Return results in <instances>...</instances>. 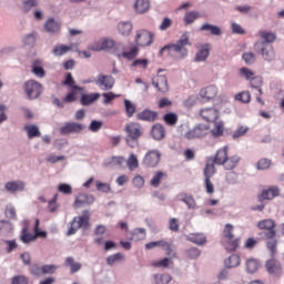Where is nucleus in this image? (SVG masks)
I'll use <instances>...</instances> for the list:
<instances>
[{
	"label": "nucleus",
	"instance_id": "obj_6",
	"mask_svg": "<svg viewBox=\"0 0 284 284\" xmlns=\"http://www.w3.org/2000/svg\"><path fill=\"white\" fill-rule=\"evenodd\" d=\"M209 125L197 124L184 133V139L187 141L201 140L204 139L209 134Z\"/></svg>",
	"mask_w": 284,
	"mask_h": 284
},
{
	"label": "nucleus",
	"instance_id": "obj_25",
	"mask_svg": "<svg viewBox=\"0 0 284 284\" xmlns=\"http://www.w3.org/2000/svg\"><path fill=\"white\" fill-rule=\"evenodd\" d=\"M4 189L10 193L23 192V190H26V183L21 181H11L6 183Z\"/></svg>",
	"mask_w": 284,
	"mask_h": 284
},
{
	"label": "nucleus",
	"instance_id": "obj_37",
	"mask_svg": "<svg viewBox=\"0 0 284 284\" xmlns=\"http://www.w3.org/2000/svg\"><path fill=\"white\" fill-rule=\"evenodd\" d=\"M38 239L37 235H32L28 232L27 226L21 230V235L19 236V240L23 242V244H30L31 242H34Z\"/></svg>",
	"mask_w": 284,
	"mask_h": 284
},
{
	"label": "nucleus",
	"instance_id": "obj_26",
	"mask_svg": "<svg viewBox=\"0 0 284 284\" xmlns=\"http://www.w3.org/2000/svg\"><path fill=\"white\" fill-rule=\"evenodd\" d=\"M108 232V229L104 225H98L93 230V236H97L93 239V243L95 245H103V234Z\"/></svg>",
	"mask_w": 284,
	"mask_h": 284
},
{
	"label": "nucleus",
	"instance_id": "obj_16",
	"mask_svg": "<svg viewBox=\"0 0 284 284\" xmlns=\"http://www.w3.org/2000/svg\"><path fill=\"white\" fill-rule=\"evenodd\" d=\"M160 161L161 154L155 150L149 151L145 158H143V164L148 168H155Z\"/></svg>",
	"mask_w": 284,
	"mask_h": 284
},
{
	"label": "nucleus",
	"instance_id": "obj_50",
	"mask_svg": "<svg viewBox=\"0 0 284 284\" xmlns=\"http://www.w3.org/2000/svg\"><path fill=\"white\" fill-rule=\"evenodd\" d=\"M124 260V255L122 253H114L113 255H109L106 257V265L113 266L116 262H121Z\"/></svg>",
	"mask_w": 284,
	"mask_h": 284
},
{
	"label": "nucleus",
	"instance_id": "obj_4",
	"mask_svg": "<svg viewBox=\"0 0 284 284\" xmlns=\"http://www.w3.org/2000/svg\"><path fill=\"white\" fill-rule=\"evenodd\" d=\"M231 156H227V146L217 149L216 154L206 159V165L204 166V172H215L214 162H223L230 160Z\"/></svg>",
	"mask_w": 284,
	"mask_h": 284
},
{
	"label": "nucleus",
	"instance_id": "obj_1",
	"mask_svg": "<svg viewBox=\"0 0 284 284\" xmlns=\"http://www.w3.org/2000/svg\"><path fill=\"white\" fill-rule=\"evenodd\" d=\"M190 45H192V43L190 42V37H187V33H184L175 43L162 47V49L159 51V55H163V53H166L171 58H174L176 60H183L185 57H187L186 47Z\"/></svg>",
	"mask_w": 284,
	"mask_h": 284
},
{
	"label": "nucleus",
	"instance_id": "obj_34",
	"mask_svg": "<svg viewBox=\"0 0 284 284\" xmlns=\"http://www.w3.org/2000/svg\"><path fill=\"white\" fill-rule=\"evenodd\" d=\"M73 48L71 45H65V44H58L53 47L51 50V53L55 57H61L64 54H68Z\"/></svg>",
	"mask_w": 284,
	"mask_h": 284
},
{
	"label": "nucleus",
	"instance_id": "obj_21",
	"mask_svg": "<svg viewBox=\"0 0 284 284\" xmlns=\"http://www.w3.org/2000/svg\"><path fill=\"white\" fill-rule=\"evenodd\" d=\"M280 195V189L272 186L267 190L262 191L258 195V202L272 201Z\"/></svg>",
	"mask_w": 284,
	"mask_h": 284
},
{
	"label": "nucleus",
	"instance_id": "obj_51",
	"mask_svg": "<svg viewBox=\"0 0 284 284\" xmlns=\"http://www.w3.org/2000/svg\"><path fill=\"white\" fill-rule=\"evenodd\" d=\"M172 264V261H170L169 257H164L162 260H159L156 262L151 263V266L155 268H169V266Z\"/></svg>",
	"mask_w": 284,
	"mask_h": 284
},
{
	"label": "nucleus",
	"instance_id": "obj_15",
	"mask_svg": "<svg viewBox=\"0 0 284 284\" xmlns=\"http://www.w3.org/2000/svg\"><path fill=\"white\" fill-rule=\"evenodd\" d=\"M85 126L81 123L77 122H67L65 125L61 126L59 129V133L63 135L72 134V133H81L82 130H84Z\"/></svg>",
	"mask_w": 284,
	"mask_h": 284
},
{
	"label": "nucleus",
	"instance_id": "obj_30",
	"mask_svg": "<svg viewBox=\"0 0 284 284\" xmlns=\"http://www.w3.org/2000/svg\"><path fill=\"white\" fill-rule=\"evenodd\" d=\"M241 265V257L237 254H231L230 257L224 260L225 268H236Z\"/></svg>",
	"mask_w": 284,
	"mask_h": 284
},
{
	"label": "nucleus",
	"instance_id": "obj_56",
	"mask_svg": "<svg viewBox=\"0 0 284 284\" xmlns=\"http://www.w3.org/2000/svg\"><path fill=\"white\" fill-rule=\"evenodd\" d=\"M172 281L169 274H156L155 284H169Z\"/></svg>",
	"mask_w": 284,
	"mask_h": 284
},
{
	"label": "nucleus",
	"instance_id": "obj_41",
	"mask_svg": "<svg viewBox=\"0 0 284 284\" xmlns=\"http://www.w3.org/2000/svg\"><path fill=\"white\" fill-rule=\"evenodd\" d=\"M200 30L210 32L211 36H214V37H220L222 34V31L220 30L219 27L212 26V24H209V23H204L203 26H201Z\"/></svg>",
	"mask_w": 284,
	"mask_h": 284
},
{
	"label": "nucleus",
	"instance_id": "obj_62",
	"mask_svg": "<svg viewBox=\"0 0 284 284\" xmlns=\"http://www.w3.org/2000/svg\"><path fill=\"white\" fill-rule=\"evenodd\" d=\"M58 192L69 195L73 193V189L69 184H59Z\"/></svg>",
	"mask_w": 284,
	"mask_h": 284
},
{
	"label": "nucleus",
	"instance_id": "obj_53",
	"mask_svg": "<svg viewBox=\"0 0 284 284\" xmlns=\"http://www.w3.org/2000/svg\"><path fill=\"white\" fill-rule=\"evenodd\" d=\"M235 100L241 103L247 104L251 102V93L248 91H243L239 94H235Z\"/></svg>",
	"mask_w": 284,
	"mask_h": 284
},
{
	"label": "nucleus",
	"instance_id": "obj_45",
	"mask_svg": "<svg viewBox=\"0 0 284 284\" xmlns=\"http://www.w3.org/2000/svg\"><path fill=\"white\" fill-rule=\"evenodd\" d=\"M124 112L126 116L132 118L136 113V105L130 100H124Z\"/></svg>",
	"mask_w": 284,
	"mask_h": 284
},
{
	"label": "nucleus",
	"instance_id": "obj_63",
	"mask_svg": "<svg viewBox=\"0 0 284 284\" xmlns=\"http://www.w3.org/2000/svg\"><path fill=\"white\" fill-rule=\"evenodd\" d=\"M171 26H172V20H170V18H163L161 24H159V30L164 32L169 30Z\"/></svg>",
	"mask_w": 284,
	"mask_h": 284
},
{
	"label": "nucleus",
	"instance_id": "obj_40",
	"mask_svg": "<svg viewBox=\"0 0 284 284\" xmlns=\"http://www.w3.org/2000/svg\"><path fill=\"white\" fill-rule=\"evenodd\" d=\"M216 172H207L204 171V187L206 189V193L212 194L214 193V185H212L211 178L215 174Z\"/></svg>",
	"mask_w": 284,
	"mask_h": 284
},
{
	"label": "nucleus",
	"instance_id": "obj_61",
	"mask_svg": "<svg viewBox=\"0 0 284 284\" xmlns=\"http://www.w3.org/2000/svg\"><path fill=\"white\" fill-rule=\"evenodd\" d=\"M272 165V161L267 159H260L258 163L256 164V168L258 170H267Z\"/></svg>",
	"mask_w": 284,
	"mask_h": 284
},
{
	"label": "nucleus",
	"instance_id": "obj_27",
	"mask_svg": "<svg viewBox=\"0 0 284 284\" xmlns=\"http://www.w3.org/2000/svg\"><path fill=\"white\" fill-rule=\"evenodd\" d=\"M61 23L50 18L44 23V30L48 33H58L60 32Z\"/></svg>",
	"mask_w": 284,
	"mask_h": 284
},
{
	"label": "nucleus",
	"instance_id": "obj_28",
	"mask_svg": "<svg viewBox=\"0 0 284 284\" xmlns=\"http://www.w3.org/2000/svg\"><path fill=\"white\" fill-rule=\"evenodd\" d=\"M165 131L164 126L161 124H155L151 128V138L155 141H161L164 139Z\"/></svg>",
	"mask_w": 284,
	"mask_h": 284
},
{
	"label": "nucleus",
	"instance_id": "obj_55",
	"mask_svg": "<svg viewBox=\"0 0 284 284\" xmlns=\"http://www.w3.org/2000/svg\"><path fill=\"white\" fill-rule=\"evenodd\" d=\"M149 64L150 61L148 59H138L132 62V68H140L146 70Z\"/></svg>",
	"mask_w": 284,
	"mask_h": 284
},
{
	"label": "nucleus",
	"instance_id": "obj_24",
	"mask_svg": "<svg viewBox=\"0 0 284 284\" xmlns=\"http://www.w3.org/2000/svg\"><path fill=\"white\" fill-rule=\"evenodd\" d=\"M199 94L204 100H212L216 98V94H219V88H216V85H209L204 89H201V91H199Z\"/></svg>",
	"mask_w": 284,
	"mask_h": 284
},
{
	"label": "nucleus",
	"instance_id": "obj_11",
	"mask_svg": "<svg viewBox=\"0 0 284 284\" xmlns=\"http://www.w3.org/2000/svg\"><path fill=\"white\" fill-rule=\"evenodd\" d=\"M164 70L156 71V75L153 77L152 84L155 87L156 92L159 93H168L169 92V81L166 80V75L163 74Z\"/></svg>",
	"mask_w": 284,
	"mask_h": 284
},
{
	"label": "nucleus",
	"instance_id": "obj_59",
	"mask_svg": "<svg viewBox=\"0 0 284 284\" xmlns=\"http://www.w3.org/2000/svg\"><path fill=\"white\" fill-rule=\"evenodd\" d=\"M37 6H39V1L38 0H28L23 2V11L24 12H29L31 11L32 8H37Z\"/></svg>",
	"mask_w": 284,
	"mask_h": 284
},
{
	"label": "nucleus",
	"instance_id": "obj_3",
	"mask_svg": "<svg viewBox=\"0 0 284 284\" xmlns=\"http://www.w3.org/2000/svg\"><path fill=\"white\" fill-rule=\"evenodd\" d=\"M124 133L126 136L124 141L130 148H135L138 145V141L143 136V126L138 122H129L124 126Z\"/></svg>",
	"mask_w": 284,
	"mask_h": 284
},
{
	"label": "nucleus",
	"instance_id": "obj_5",
	"mask_svg": "<svg viewBox=\"0 0 284 284\" xmlns=\"http://www.w3.org/2000/svg\"><path fill=\"white\" fill-rule=\"evenodd\" d=\"M256 227L264 232V239L267 241H272L275 239L276 232H275V221L272 219H265L260 220V222L256 224Z\"/></svg>",
	"mask_w": 284,
	"mask_h": 284
},
{
	"label": "nucleus",
	"instance_id": "obj_13",
	"mask_svg": "<svg viewBox=\"0 0 284 284\" xmlns=\"http://www.w3.org/2000/svg\"><path fill=\"white\" fill-rule=\"evenodd\" d=\"M241 75L245 77L246 80L251 81V88L258 90V95H262V78L255 77L254 72L247 68L240 70Z\"/></svg>",
	"mask_w": 284,
	"mask_h": 284
},
{
	"label": "nucleus",
	"instance_id": "obj_2",
	"mask_svg": "<svg viewBox=\"0 0 284 284\" xmlns=\"http://www.w3.org/2000/svg\"><path fill=\"white\" fill-rule=\"evenodd\" d=\"M233 230V225L227 223L224 225V231H222V246L227 253H235L241 248V237H236Z\"/></svg>",
	"mask_w": 284,
	"mask_h": 284
},
{
	"label": "nucleus",
	"instance_id": "obj_64",
	"mask_svg": "<svg viewBox=\"0 0 284 284\" xmlns=\"http://www.w3.org/2000/svg\"><path fill=\"white\" fill-rule=\"evenodd\" d=\"M243 61H245L246 64H253L254 61H256V57L253 52H245L243 53Z\"/></svg>",
	"mask_w": 284,
	"mask_h": 284
},
{
	"label": "nucleus",
	"instance_id": "obj_19",
	"mask_svg": "<svg viewBox=\"0 0 284 284\" xmlns=\"http://www.w3.org/2000/svg\"><path fill=\"white\" fill-rule=\"evenodd\" d=\"M95 84L103 91L111 90L114 87V78L111 75H100Z\"/></svg>",
	"mask_w": 284,
	"mask_h": 284
},
{
	"label": "nucleus",
	"instance_id": "obj_52",
	"mask_svg": "<svg viewBox=\"0 0 284 284\" xmlns=\"http://www.w3.org/2000/svg\"><path fill=\"white\" fill-rule=\"evenodd\" d=\"M24 131L29 135V139L38 138L40 136L39 128L36 125H27L24 126Z\"/></svg>",
	"mask_w": 284,
	"mask_h": 284
},
{
	"label": "nucleus",
	"instance_id": "obj_35",
	"mask_svg": "<svg viewBox=\"0 0 284 284\" xmlns=\"http://www.w3.org/2000/svg\"><path fill=\"white\" fill-rule=\"evenodd\" d=\"M65 267H69L71 274L79 273L82 268V264L79 262H74L73 257L65 258Z\"/></svg>",
	"mask_w": 284,
	"mask_h": 284
},
{
	"label": "nucleus",
	"instance_id": "obj_48",
	"mask_svg": "<svg viewBox=\"0 0 284 284\" xmlns=\"http://www.w3.org/2000/svg\"><path fill=\"white\" fill-rule=\"evenodd\" d=\"M267 252H270V256L272 258H275V255L277 254V241L276 240H270L266 243Z\"/></svg>",
	"mask_w": 284,
	"mask_h": 284
},
{
	"label": "nucleus",
	"instance_id": "obj_54",
	"mask_svg": "<svg viewBox=\"0 0 284 284\" xmlns=\"http://www.w3.org/2000/svg\"><path fill=\"white\" fill-rule=\"evenodd\" d=\"M180 201L187 205V209L195 210L196 203L192 195L184 194Z\"/></svg>",
	"mask_w": 284,
	"mask_h": 284
},
{
	"label": "nucleus",
	"instance_id": "obj_32",
	"mask_svg": "<svg viewBox=\"0 0 284 284\" xmlns=\"http://www.w3.org/2000/svg\"><path fill=\"white\" fill-rule=\"evenodd\" d=\"M211 52V44H203L201 47V50L197 51V54H195V61L203 62L209 58V54Z\"/></svg>",
	"mask_w": 284,
	"mask_h": 284
},
{
	"label": "nucleus",
	"instance_id": "obj_33",
	"mask_svg": "<svg viewBox=\"0 0 284 284\" xmlns=\"http://www.w3.org/2000/svg\"><path fill=\"white\" fill-rule=\"evenodd\" d=\"M258 37L262 39V42H256V43H266V44H272L274 43L276 37L275 33L270 32V31H258Z\"/></svg>",
	"mask_w": 284,
	"mask_h": 284
},
{
	"label": "nucleus",
	"instance_id": "obj_42",
	"mask_svg": "<svg viewBox=\"0 0 284 284\" xmlns=\"http://www.w3.org/2000/svg\"><path fill=\"white\" fill-rule=\"evenodd\" d=\"M261 264L255 258L246 260V272L254 274L258 271Z\"/></svg>",
	"mask_w": 284,
	"mask_h": 284
},
{
	"label": "nucleus",
	"instance_id": "obj_10",
	"mask_svg": "<svg viewBox=\"0 0 284 284\" xmlns=\"http://www.w3.org/2000/svg\"><path fill=\"white\" fill-rule=\"evenodd\" d=\"M42 93V84L37 82L36 80H29L24 82V94L29 100H37Z\"/></svg>",
	"mask_w": 284,
	"mask_h": 284
},
{
	"label": "nucleus",
	"instance_id": "obj_46",
	"mask_svg": "<svg viewBox=\"0 0 284 284\" xmlns=\"http://www.w3.org/2000/svg\"><path fill=\"white\" fill-rule=\"evenodd\" d=\"M162 121L166 125L174 126L178 124V114L176 113H166L164 116H162Z\"/></svg>",
	"mask_w": 284,
	"mask_h": 284
},
{
	"label": "nucleus",
	"instance_id": "obj_49",
	"mask_svg": "<svg viewBox=\"0 0 284 284\" xmlns=\"http://www.w3.org/2000/svg\"><path fill=\"white\" fill-rule=\"evenodd\" d=\"M119 32H121V36H130L132 32V23L130 22H121L119 23Z\"/></svg>",
	"mask_w": 284,
	"mask_h": 284
},
{
	"label": "nucleus",
	"instance_id": "obj_36",
	"mask_svg": "<svg viewBox=\"0 0 284 284\" xmlns=\"http://www.w3.org/2000/svg\"><path fill=\"white\" fill-rule=\"evenodd\" d=\"M82 92L81 87H73L69 93H67L65 98H63L64 103H73L77 101V94Z\"/></svg>",
	"mask_w": 284,
	"mask_h": 284
},
{
	"label": "nucleus",
	"instance_id": "obj_58",
	"mask_svg": "<svg viewBox=\"0 0 284 284\" xmlns=\"http://www.w3.org/2000/svg\"><path fill=\"white\" fill-rule=\"evenodd\" d=\"M11 284H29V278L26 275H16L11 277Z\"/></svg>",
	"mask_w": 284,
	"mask_h": 284
},
{
	"label": "nucleus",
	"instance_id": "obj_44",
	"mask_svg": "<svg viewBox=\"0 0 284 284\" xmlns=\"http://www.w3.org/2000/svg\"><path fill=\"white\" fill-rule=\"evenodd\" d=\"M40 61H34L32 62V74L37 75L38 78H44L45 77V71L44 69L40 65Z\"/></svg>",
	"mask_w": 284,
	"mask_h": 284
},
{
	"label": "nucleus",
	"instance_id": "obj_17",
	"mask_svg": "<svg viewBox=\"0 0 284 284\" xmlns=\"http://www.w3.org/2000/svg\"><path fill=\"white\" fill-rule=\"evenodd\" d=\"M199 114L201 115V118H203L204 121L209 123H214V121L219 120V115H220L219 110L214 108L203 109L199 111Z\"/></svg>",
	"mask_w": 284,
	"mask_h": 284
},
{
	"label": "nucleus",
	"instance_id": "obj_38",
	"mask_svg": "<svg viewBox=\"0 0 284 284\" xmlns=\"http://www.w3.org/2000/svg\"><path fill=\"white\" fill-rule=\"evenodd\" d=\"M98 99H100V93L82 94L81 98H80V104H82V105H91Z\"/></svg>",
	"mask_w": 284,
	"mask_h": 284
},
{
	"label": "nucleus",
	"instance_id": "obj_57",
	"mask_svg": "<svg viewBox=\"0 0 284 284\" xmlns=\"http://www.w3.org/2000/svg\"><path fill=\"white\" fill-rule=\"evenodd\" d=\"M126 165L130 171H134L138 169V159L135 154H130L129 161H126Z\"/></svg>",
	"mask_w": 284,
	"mask_h": 284
},
{
	"label": "nucleus",
	"instance_id": "obj_47",
	"mask_svg": "<svg viewBox=\"0 0 284 284\" xmlns=\"http://www.w3.org/2000/svg\"><path fill=\"white\" fill-rule=\"evenodd\" d=\"M200 18H201V14L197 11H190L184 16V23L185 26H190Z\"/></svg>",
	"mask_w": 284,
	"mask_h": 284
},
{
	"label": "nucleus",
	"instance_id": "obj_14",
	"mask_svg": "<svg viewBox=\"0 0 284 284\" xmlns=\"http://www.w3.org/2000/svg\"><path fill=\"white\" fill-rule=\"evenodd\" d=\"M267 274L272 275L275 278L283 276V266L281 262L276 258H270L265 264Z\"/></svg>",
	"mask_w": 284,
	"mask_h": 284
},
{
	"label": "nucleus",
	"instance_id": "obj_29",
	"mask_svg": "<svg viewBox=\"0 0 284 284\" xmlns=\"http://www.w3.org/2000/svg\"><path fill=\"white\" fill-rule=\"evenodd\" d=\"M134 10L135 13H146L150 11V0H135Z\"/></svg>",
	"mask_w": 284,
	"mask_h": 284
},
{
	"label": "nucleus",
	"instance_id": "obj_31",
	"mask_svg": "<svg viewBox=\"0 0 284 284\" xmlns=\"http://www.w3.org/2000/svg\"><path fill=\"white\" fill-rule=\"evenodd\" d=\"M209 134H211L212 138L219 139L224 135V123L223 122H214V126L209 129Z\"/></svg>",
	"mask_w": 284,
	"mask_h": 284
},
{
	"label": "nucleus",
	"instance_id": "obj_7",
	"mask_svg": "<svg viewBox=\"0 0 284 284\" xmlns=\"http://www.w3.org/2000/svg\"><path fill=\"white\" fill-rule=\"evenodd\" d=\"M155 34L149 30L142 29L135 31V44L138 47L148 48L153 44Z\"/></svg>",
	"mask_w": 284,
	"mask_h": 284
},
{
	"label": "nucleus",
	"instance_id": "obj_9",
	"mask_svg": "<svg viewBox=\"0 0 284 284\" xmlns=\"http://www.w3.org/2000/svg\"><path fill=\"white\" fill-rule=\"evenodd\" d=\"M119 49V44H116L112 39L103 38L98 42H94L90 45V50L93 52H101V51H113Z\"/></svg>",
	"mask_w": 284,
	"mask_h": 284
},
{
	"label": "nucleus",
	"instance_id": "obj_18",
	"mask_svg": "<svg viewBox=\"0 0 284 284\" xmlns=\"http://www.w3.org/2000/svg\"><path fill=\"white\" fill-rule=\"evenodd\" d=\"M237 164H240L239 155H231L230 160L214 161V165H222V168L227 171L234 170L235 168H237Z\"/></svg>",
	"mask_w": 284,
	"mask_h": 284
},
{
	"label": "nucleus",
	"instance_id": "obj_12",
	"mask_svg": "<svg viewBox=\"0 0 284 284\" xmlns=\"http://www.w3.org/2000/svg\"><path fill=\"white\" fill-rule=\"evenodd\" d=\"M88 211H84V215L79 216V217H74L73 222L71 223V227H69V231L67 232L68 236H71L73 234L77 233V231H79L80 229H88L89 225V220L90 217H88Z\"/></svg>",
	"mask_w": 284,
	"mask_h": 284
},
{
	"label": "nucleus",
	"instance_id": "obj_23",
	"mask_svg": "<svg viewBox=\"0 0 284 284\" xmlns=\"http://www.w3.org/2000/svg\"><path fill=\"white\" fill-rule=\"evenodd\" d=\"M159 114L152 110H143L142 112L138 113L136 119L139 121H145L149 123H153L156 121Z\"/></svg>",
	"mask_w": 284,
	"mask_h": 284
},
{
	"label": "nucleus",
	"instance_id": "obj_20",
	"mask_svg": "<svg viewBox=\"0 0 284 284\" xmlns=\"http://www.w3.org/2000/svg\"><path fill=\"white\" fill-rule=\"evenodd\" d=\"M94 202V197L84 193L77 195L74 199L73 207L81 209L85 205H90Z\"/></svg>",
	"mask_w": 284,
	"mask_h": 284
},
{
	"label": "nucleus",
	"instance_id": "obj_39",
	"mask_svg": "<svg viewBox=\"0 0 284 284\" xmlns=\"http://www.w3.org/2000/svg\"><path fill=\"white\" fill-rule=\"evenodd\" d=\"M187 241H190L193 244L197 245H205L206 244V237L204 234L201 233H192L190 236H187Z\"/></svg>",
	"mask_w": 284,
	"mask_h": 284
},
{
	"label": "nucleus",
	"instance_id": "obj_22",
	"mask_svg": "<svg viewBox=\"0 0 284 284\" xmlns=\"http://www.w3.org/2000/svg\"><path fill=\"white\" fill-rule=\"evenodd\" d=\"M169 180V174L164 171H156L151 181H149V185L151 187H159L163 182Z\"/></svg>",
	"mask_w": 284,
	"mask_h": 284
},
{
	"label": "nucleus",
	"instance_id": "obj_43",
	"mask_svg": "<svg viewBox=\"0 0 284 284\" xmlns=\"http://www.w3.org/2000/svg\"><path fill=\"white\" fill-rule=\"evenodd\" d=\"M172 245L164 241V240H159L156 242H149L145 244V250H153L155 247H162V248H165V247H171Z\"/></svg>",
	"mask_w": 284,
	"mask_h": 284
},
{
	"label": "nucleus",
	"instance_id": "obj_8",
	"mask_svg": "<svg viewBox=\"0 0 284 284\" xmlns=\"http://www.w3.org/2000/svg\"><path fill=\"white\" fill-rule=\"evenodd\" d=\"M254 51H256V53H258L265 61H274L275 52L272 44L256 42L254 43Z\"/></svg>",
	"mask_w": 284,
	"mask_h": 284
},
{
	"label": "nucleus",
	"instance_id": "obj_60",
	"mask_svg": "<svg viewBox=\"0 0 284 284\" xmlns=\"http://www.w3.org/2000/svg\"><path fill=\"white\" fill-rule=\"evenodd\" d=\"M95 189L98 190V192H101V193L111 192V186H109V184L102 183L100 181L95 182Z\"/></svg>",
	"mask_w": 284,
	"mask_h": 284
}]
</instances>
